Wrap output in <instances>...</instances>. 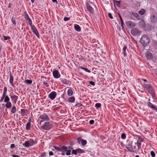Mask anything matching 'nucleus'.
Masks as SVG:
<instances>
[{"label":"nucleus","instance_id":"obj_45","mask_svg":"<svg viewBox=\"0 0 157 157\" xmlns=\"http://www.w3.org/2000/svg\"><path fill=\"white\" fill-rule=\"evenodd\" d=\"M53 147L55 150H57L58 151H60V147H57L56 146H53Z\"/></svg>","mask_w":157,"mask_h":157},{"label":"nucleus","instance_id":"obj_43","mask_svg":"<svg viewBox=\"0 0 157 157\" xmlns=\"http://www.w3.org/2000/svg\"><path fill=\"white\" fill-rule=\"evenodd\" d=\"M121 137L122 139L124 140L126 138V136L124 133H123L121 136Z\"/></svg>","mask_w":157,"mask_h":157},{"label":"nucleus","instance_id":"obj_63","mask_svg":"<svg viewBox=\"0 0 157 157\" xmlns=\"http://www.w3.org/2000/svg\"><path fill=\"white\" fill-rule=\"evenodd\" d=\"M140 24L141 23L142 24H144V22L143 20H141L140 21Z\"/></svg>","mask_w":157,"mask_h":157},{"label":"nucleus","instance_id":"obj_32","mask_svg":"<svg viewBox=\"0 0 157 157\" xmlns=\"http://www.w3.org/2000/svg\"><path fill=\"white\" fill-rule=\"evenodd\" d=\"M16 111V108L15 106H13L11 109V112L12 113H14Z\"/></svg>","mask_w":157,"mask_h":157},{"label":"nucleus","instance_id":"obj_35","mask_svg":"<svg viewBox=\"0 0 157 157\" xmlns=\"http://www.w3.org/2000/svg\"><path fill=\"white\" fill-rule=\"evenodd\" d=\"M24 82H26L27 84L30 85L32 84V81L31 80L27 79L25 80Z\"/></svg>","mask_w":157,"mask_h":157},{"label":"nucleus","instance_id":"obj_2","mask_svg":"<svg viewBox=\"0 0 157 157\" xmlns=\"http://www.w3.org/2000/svg\"><path fill=\"white\" fill-rule=\"evenodd\" d=\"M143 87L146 89L148 92L150 94L153 98L154 96L155 91L151 85L149 84H144L143 85Z\"/></svg>","mask_w":157,"mask_h":157},{"label":"nucleus","instance_id":"obj_19","mask_svg":"<svg viewBox=\"0 0 157 157\" xmlns=\"http://www.w3.org/2000/svg\"><path fill=\"white\" fill-rule=\"evenodd\" d=\"M31 146H32L37 143V141L34 140L33 139H30L29 140Z\"/></svg>","mask_w":157,"mask_h":157},{"label":"nucleus","instance_id":"obj_23","mask_svg":"<svg viewBox=\"0 0 157 157\" xmlns=\"http://www.w3.org/2000/svg\"><path fill=\"white\" fill-rule=\"evenodd\" d=\"M132 15L133 17H136L137 19L140 20L141 19V17L139 16V14L137 13H132Z\"/></svg>","mask_w":157,"mask_h":157},{"label":"nucleus","instance_id":"obj_36","mask_svg":"<svg viewBox=\"0 0 157 157\" xmlns=\"http://www.w3.org/2000/svg\"><path fill=\"white\" fill-rule=\"evenodd\" d=\"M80 68H81V69H82V70H84L86 72H88V73H90V70H89L87 68L83 67H80Z\"/></svg>","mask_w":157,"mask_h":157},{"label":"nucleus","instance_id":"obj_60","mask_svg":"<svg viewBox=\"0 0 157 157\" xmlns=\"http://www.w3.org/2000/svg\"><path fill=\"white\" fill-rule=\"evenodd\" d=\"M49 154L50 156H51L53 155V153L52 151H49Z\"/></svg>","mask_w":157,"mask_h":157},{"label":"nucleus","instance_id":"obj_48","mask_svg":"<svg viewBox=\"0 0 157 157\" xmlns=\"http://www.w3.org/2000/svg\"><path fill=\"white\" fill-rule=\"evenodd\" d=\"M71 151L70 150H67L66 153V155H69L71 154Z\"/></svg>","mask_w":157,"mask_h":157},{"label":"nucleus","instance_id":"obj_41","mask_svg":"<svg viewBox=\"0 0 157 157\" xmlns=\"http://www.w3.org/2000/svg\"><path fill=\"white\" fill-rule=\"evenodd\" d=\"M5 95H6V94H2V96L0 99V102H2L3 101H4L5 97Z\"/></svg>","mask_w":157,"mask_h":157},{"label":"nucleus","instance_id":"obj_49","mask_svg":"<svg viewBox=\"0 0 157 157\" xmlns=\"http://www.w3.org/2000/svg\"><path fill=\"white\" fill-rule=\"evenodd\" d=\"M43 85L45 86H46V87H48L49 86V85L48 83L47 82H45V81L43 82Z\"/></svg>","mask_w":157,"mask_h":157},{"label":"nucleus","instance_id":"obj_52","mask_svg":"<svg viewBox=\"0 0 157 157\" xmlns=\"http://www.w3.org/2000/svg\"><path fill=\"white\" fill-rule=\"evenodd\" d=\"M108 16L111 19L113 18V17L112 16V14L110 13H108Z\"/></svg>","mask_w":157,"mask_h":157},{"label":"nucleus","instance_id":"obj_30","mask_svg":"<svg viewBox=\"0 0 157 157\" xmlns=\"http://www.w3.org/2000/svg\"><path fill=\"white\" fill-rule=\"evenodd\" d=\"M5 99L4 100V102L5 103L7 102V101H10V98L8 96L7 94L5 95Z\"/></svg>","mask_w":157,"mask_h":157},{"label":"nucleus","instance_id":"obj_20","mask_svg":"<svg viewBox=\"0 0 157 157\" xmlns=\"http://www.w3.org/2000/svg\"><path fill=\"white\" fill-rule=\"evenodd\" d=\"M87 7L88 10L91 13H93V8L88 4H87Z\"/></svg>","mask_w":157,"mask_h":157},{"label":"nucleus","instance_id":"obj_10","mask_svg":"<svg viewBox=\"0 0 157 157\" xmlns=\"http://www.w3.org/2000/svg\"><path fill=\"white\" fill-rule=\"evenodd\" d=\"M31 29L33 33L39 39L40 38V35L39 34L38 31L35 25L31 27Z\"/></svg>","mask_w":157,"mask_h":157},{"label":"nucleus","instance_id":"obj_13","mask_svg":"<svg viewBox=\"0 0 157 157\" xmlns=\"http://www.w3.org/2000/svg\"><path fill=\"white\" fill-rule=\"evenodd\" d=\"M151 21L152 23H157V14L155 15H152L150 17Z\"/></svg>","mask_w":157,"mask_h":157},{"label":"nucleus","instance_id":"obj_29","mask_svg":"<svg viewBox=\"0 0 157 157\" xmlns=\"http://www.w3.org/2000/svg\"><path fill=\"white\" fill-rule=\"evenodd\" d=\"M75 100V98L74 97H72L68 99V101L69 102L73 103Z\"/></svg>","mask_w":157,"mask_h":157},{"label":"nucleus","instance_id":"obj_31","mask_svg":"<svg viewBox=\"0 0 157 157\" xmlns=\"http://www.w3.org/2000/svg\"><path fill=\"white\" fill-rule=\"evenodd\" d=\"M31 123L27 122V123L26 124V129L29 130L30 129V128L31 127Z\"/></svg>","mask_w":157,"mask_h":157},{"label":"nucleus","instance_id":"obj_22","mask_svg":"<svg viewBox=\"0 0 157 157\" xmlns=\"http://www.w3.org/2000/svg\"><path fill=\"white\" fill-rule=\"evenodd\" d=\"M21 115L22 116H24L26 115L27 113V110L26 109H21Z\"/></svg>","mask_w":157,"mask_h":157},{"label":"nucleus","instance_id":"obj_55","mask_svg":"<svg viewBox=\"0 0 157 157\" xmlns=\"http://www.w3.org/2000/svg\"><path fill=\"white\" fill-rule=\"evenodd\" d=\"M46 156V153L45 152H44L41 155V157H44Z\"/></svg>","mask_w":157,"mask_h":157},{"label":"nucleus","instance_id":"obj_9","mask_svg":"<svg viewBox=\"0 0 157 157\" xmlns=\"http://www.w3.org/2000/svg\"><path fill=\"white\" fill-rule=\"evenodd\" d=\"M149 102H147V105L148 107L152 109L153 110L157 112V108L155 105H153L151 102H150V99L149 98L148 99Z\"/></svg>","mask_w":157,"mask_h":157},{"label":"nucleus","instance_id":"obj_53","mask_svg":"<svg viewBox=\"0 0 157 157\" xmlns=\"http://www.w3.org/2000/svg\"><path fill=\"white\" fill-rule=\"evenodd\" d=\"M70 19V17H65L64 18V19H63L64 21H67L69 20Z\"/></svg>","mask_w":157,"mask_h":157},{"label":"nucleus","instance_id":"obj_44","mask_svg":"<svg viewBox=\"0 0 157 157\" xmlns=\"http://www.w3.org/2000/svg\"><path fill=\"white\" fill-rule=\"evenodd\" d=\"M76 149V150H74L73 149L72 151V154H74L75 155H77V152Z\"/></svg>","mask_w":157,"mask_h":157},{"label":"nucleus","instance_id":"obj_16","mask_svg":"<svg viewBox=\"0 0 157 157\" xmlns=\"http://www.w3.org/2000/svg\"><path fill=\"white\" fill-rule=\"evenodd\" d=\"M146 56L147 59H150L153 58L152 54L149 51H147L146 53Z\"/></svg>","mask_w":157,"mask_h":157},{"label":"nucleus","instance_id":"obj_1","mask_svg":"<svg viewBox=\"0 0 157 157\" xmlns=\"http://www.w3.org/2000/svg\"><path fill=\"white\" fill-rule=\"evenodd\" d=\"M140 42L144 47H146L150 43V40L147 36L144 34L142 36Z\"/></svg>","mask_w":157,"mask_h":157},{"label":"nucleus","instance_id":"obj_11","mask_svg":"<svg viewBox=\"0 0 157 157\" xmlns=\"http://www.w3.org/2000/svg\"><path fill=\"white\" fill-rule=\"evenodd\" d=\"M57 95V93L55 91H52L48 95V97L51 100H53L55 99Z\"/></svg>","mask_w":157,"mask_h":157},{"label":"nucleus","instance_id":"obj_15","mask_svg":"<svg viewBox=\"0 0 157 157\" xmlns=\"http://www.w3.org/2000/svg\"><path fill=\"white\" fill-rule=\"evenodd\" d=\"M125 24L127 27L130 28L134 27L135 26V23L130 21H127Z\"/></svg>","mask_w":157,"mask_h":157},{"label":"nucleus","instance_id":"obj_42","mask_svg":"<svg viewBox=\"0 0 157 157\" xmlns=\"http://www.w3.org/2000/svg\"><path fill=\"white\" fill-rule=\"evenodd\" d=\"M77 141L78 143V144H80L81 142H82V139L81 138V137H78V138H77Z\"/></svg>","mask_w":157,"mask_h":157},{"label":"nucleus","instance_id":"obj_27","mask_svg":"<svg viewBox=\"0 0 157 157\" xmlns=\"http://www.w3.org/2000/svg\"><path fill=\"white\" fill-rule=\"evenodd\" d=\"M22 145L26 147H28L30 146L29 140L25 141L24 143H23Z\"/></svg>","mask_w":157,"mask_h":157},{"label":"nucleus","instance_id":"obj_7","mask_svg":"<svg viewBox=\"0 0 157 157\" xmlns=\"http://www.w3.org/2000/svg\"><path fill=\"white\" fill-rule=\"evenodd\" d=\"M24 18L27 21L29 25L31 27L34 26V25H32V22L31 19L29 17L28 14L27 13L26 11H25L24 12Z\"/></svg>","mask_w":157,"mask_h":157},{"label":"nucleus","instance_id":"obj_39","mask_svg":"<svg viewBox=\"0 0 157 157\" xmlns=\"http://www.w3.org/2000/svg\"><path fill=\"white\" fill-rule=\"evenodd\" d=\"M87 144L86 140L82 139L81 142V144L83 146L86 145Z\"/></svg>","mask_w":157,"mask_h":157},{"label":"nucleus","instance_id":"obj_47","mask_svg":"<svg viewBox=\"0 0 157 157\" xmlns=\"http://www.w3.org/2000/svg\"><path fill=\"white\" fill-rule=\"evenodd\" d=\"M151 155L152 157H155V153L153 151H151Z\"/></svg>","mask_w":157,"mask_h":157},{"label":"nucleus","instance_id":"obj_6","mask_svg":"<svg viewBox=\"0 0 157 157\" xmlns=\"http://www.w3.org/2000/svg\"><path fill=\"white\" fill-rule=\"evenodd\" d=\"M39 118L42 119V120H41L40 122V124H41V123H42L43 121H48L50 120L49 117L45 113L40 115Z\"/></svg>","mask_w":157,"mask_h":157},{"label":"nucleus","instance_id":"obj_17","mask_svg":"<svg viewBox=\"0 0 157 157\" xmlns=\"http://www.w3.org/2000/svg\"><path fill=\"white\" fill-rule=\"evenodd\" d=\"M10 82L11 84V85L13 87H15V86L14 85L13 83V76L12 75L11 73L10 72Z\"/></svg>","mask_w":157,"mask_h":157},{"label":"nucleus","instance_id":"obj_38","mask_svg":"<svg viewBox=\"0 0 157 157\" xmlns=\"http://www.w3.org/2000/svg\"><path fill=\"white\" fill-rule=\"evenodd\" d=\"M101 106V104L100 103H97L95 104V106L97 109L100 108Z\"/></svg>","mask_w":157,"mask_h":157},{"label":"nucleus","instance_id":"obj_4","mask_svg":"<svg viewBox=\"0 0 157 157\" xmlns=\"http://www.w3.org/2000/svg\"><path fill=\"white\" fill-rule=\"evenodd\" d=\"M52 127V125L49 122H46L44 123L40 127V128L42 130H49Z\"/></svg>","mask_w":157,"mask_h":157},{"label":"nucleus","instance_id":"obj_46","mask_svg":"<svg viewBox=\"0 0 157 157\" xmlns=\"http://www.w3.org/2000/svg\"><path fill=\"white\" fill-rule=\"evenodd\" d=\"M3 37L4 39L5 40L10 39V37L9 36H3Z\"/></svg>","mask_w":157,"mask_h":157},{"label":"nucleus","instance_id":"obj_12","mask_svg":"<svg viewBox=\"0 0 157 157\" xmlns=\"http://www.w3.org/2000/svg\"><path fill=\"white\" fill-rule=\"evenodd\" d=\"M52 75L55 78H58L61 76L59 71L56 70H55L53 71Z\"/></svg>","mask_w":157,"mask_h":157},{"label":"nucleus","instance_id":"obj_3","mask_svg":"<svg viewBox=\"0 0 157 157\" xmlns=\"http://www.w3.org/2000/svg\"><path fill=\"white\" fill-rule=\"evenodd\" d=\"M144 139L141 136H139L136 142H135L134 143L135 145H133V150L135 149L136 148V144L138 149H140L141 148V142L143 141L144 140Z\"/></svg>","mask_w":157,"mask_h":157},{"label":"nucleus","instance_id":"obj_62","mask_svg":"<svg viewBox=\"0 0 157 157\" xmlns=\"http://www.w3.org/2000/svg\"><path fill=\"white\" fill-rule=\"evenodd\" d=\"M121 26L122 28H124V22H122V23H121Z\"/></svg>","mask_w":157,"mask_h":157},{"label":"nucleus","instance_id":"obj_61","mask_svg":"<svg viewBox=\"0 0 157 157\" xmlns=\"http://www.w3.org/2000/svg\"><path fill=\"white\" fill-rule=\"evenodd\" d=\"M52 1L53 2L55 3L56 4H57L58 3L56 0H52Z\"/></svg>","mask_w":157,"mask_h":157},{"label":"nucleus","instance_id":"obj_51","mask_svg":"<svg viewBox=\"0 0 157 157\" xmlns=\"http://www.w3.org/2000/svg\"><path fill=\"white\" fill-rule=\"evenodd\" d=\"M11 21L12 22L13 24H14V25H16V22L15 21V20H14L13 19V17H12V19H11Z\"/></svg>","mask_w":157,"mask_h":157},{"label":"nucleus","instance_id":"obj_8","mask_svg":"<svg viewBox=\"0 0 157 157\" xmlns=\"http://www.w3.org/2000/svg\"><path fill=\"white\" fill-rule=\"evenodd\" d=\"M131 33L133 36H136L140 35L141 33V32L138 29L134 28L131 29Z\"/></svg>","mask_w":157,"mask_h":157},{"label":"nucleus","instance_id":"obj_18","mask_svg":"<svg viewBox=\"0 0 157 157\" xmlns=\"http://www.w3.org/2000/svg\"><path fill=\"white\" fill-rule=\"evenodd\" d=\"M60 80L62 83L66 85L69 84L70 82V81L66 78H61Z\"/></svg>","mask_w":157,"mask_h":157},{"label":"nucleus","instance_id":"obj_57","mask_svg":"<svg viewBox=\"0 0 157 157\" xmlns=\"http://www.w3.org/2000/svg\"><path fill=\"white\" fill-rule=\"evenodd\" d=\"M89 83L92 86H94L95 85L94 82L92 81H90L89 82Z\"/></svg>","mask_w":157,"mask_h":157},{"label":"nucleus","instance_id":"obj_5","mask_svg":"<svg viewBox=\"0 0 157 157\" xmlns=\"http://www.w3.org/2000/svg\"><path fill=\"white\" fill-rule=\"evenodd\" d=\"M132 143V141H129L126 145L125 147L128 151L133 152H134V150L133 148Z\"/></svg>","mask_w":157,"mask_h":157},{"label":"nucleus","instance_id":"obj_40","mask_svg":"<svg viewBox=\"0 0 157 157\" xmlns=\"http://www.w3.org/2000/svg\"><path fill=\"white\" fill-rule=\"evenodd\" d=\"M7 89L6 87H4L3 94H7Z\"/></svg>","mask_w":157,"mask_h":157},{"label":"nucleus","instance_id":"obj_24","mask_svg":"<svg viewBox=\"0 0 157 157\" xmlns=\"http://www.w3.org/2000/svg\"><path fill=\"white\" fill-rule=\"evenodd\" d=\"M5 105V107L7 109H9L12 106V103L10 101H7Z\"/></svg>","mask_w":157,"mask_h":157},{"label":"nucleus","instance_id":"obj_21","mask_svg":"<svg viewBox=\"0 0 157 157\" xmlns=\"http://www.w3.org/2000/svg\"><path fill=\"white\" fill-rule=\"evenodd\" d=\"M74 28L76 31L78 32H80L81 30L80 27L77 24L74 25Z\"/></svg>","mask_w":157,"mask_h":157},{"label":"nucleus","instance_id":"obj_28","mask_svg":"<svg viewBox=\"0 0 157 157\" xmlns=\"http://www.w3.org/2000/svg\"><path fill=\"white\" fill-rule=\"evenodd\" d=\"M146 11L144 9H141L138 12V13L140 15H143L145 13Z\"/></svg>","mask_w":157,"mask_h":157},{"label":"nucleus","instance_id":"obj_34","mask_svg":"<svg viewBox=\"0 0 157 157\" xmlns=\"http://www.w3.org/2000/svg\"><path fill=\"white\" fill-rule=\"evenodd\" d=\"M127 47L126 46H125L123 48V49H122V50H123L122 53L123 54L124 56H126L125 52H126V50L127 49Z\"/></svg>","mask_w":157,"mask_h":157},{"label":"nucleus","instance_id":"obj_54","mask_svg":"<svg viewBox=\"0 0 157 157\" xmlns=\"http://www.w3.org/2000/svg\"><path fill=\"white\" fill-rule=\"evenodd\" d=\"M94 120H90L89 121V123L90 124H93L94 123Z\"/></svg>","mask_w":157,"mask_h":157},{"label":"nucleus","instance_id":"obj_56","mask_svg":"<svg viewBox=\"0 0 157 157\" xmlns=\"http://www.w3.org/2000/svg\"><path fill=\"white\" fill-rule=\"evenodd\" d=\"M15 145L14 144H12L10 145V148L11 149L14 148L15 147Z\"/></svg>","mask_w":157,"mask_h":157},{"label":"nucleus","instance_id":"obj_37","mask_svg":"<svg viewBox=\"0 0 157 157\" xmlns=\"http://www.w3.org/2000/svg\"><path fill=\"white\" fill-rule=\"evenodd\" d=\"M121 2V1H115V3H116V5L117 7H120Z\"/></svg>","mask_w":157,"mask_h":157},{"label":"nucleus","instance_id":"obj_26","mask_svg":"<svg viewBox=\"0 0 157 157\" xmlns=\"http://www.w3.org/2000/svg\"><path fill=\"white\" fill-rule=\"evenodd\" d=\"M76 151H77V154H82L85 153V152L84 150L80 148H78L76 149Z\"/></svg>","mask_w":157,"mask_h":157},{"label":"nucleus","instance_id":"obj_33","mask_svg":"<svg viewBox=\"0 0 157 157\" xmlns=\"http://www.w3.org/2000/svg\"><path fill=\"white\" fill-rule=\"evenodd\" d=\"M73 91L71 89H69L67 91V94L69 96H71L73 94Z\"/></svg>","mask_w":157,"mask_h":157},{"label":"nucleus","instance_id":"obj_58","mask_svg":"<svg viewBox=\"0 0 157 157\" xmlns=\"http://www.w3.org/2000/svg\"><path fill=\"white\" fill-rule=\"evenodd\" d=\"M119 17H120V21H121V23L123 22V19H122L121 16L119 14Z\"/></svg>","mask_w":157,"mask_h":157},{"label":"nucleus","instance_id":"obj_14","mask_svg":"<svg viewBox=\"0 0 157 157\" xmlns=\"http://www.w3.org/2000/svg\"><path fill=\"white\" fill-rule=\"evenodd\" d=\"M12 102L14 104H16L18 98V97L15 95H10Z\"/></svg>","mask_w":157,"mask_h":157},{"label":"nucleus","instance_id":"obj_25","mask_svg":"<svg viewBox=\"0 0 157 157\" xmlns=\"http://www.w3.org/2000/svg\"><path fill=\"white\" fill-rule=\"evenodd\" d=\"M67 150V146H62L60 147V151H66Z\"/></svg>","mask_w":157,"mask_h":157},{"label":"nucleus","instance_id":"obj_59","mask_svg":"<svg viewBox=\"0 0 157 157\" xmlns=\"http://www.w3.org/2000/svg\"><path fill=\"white\" fill-rule=\"evenodd\" d=\"M82 106V104H81V103H78L77 104H76L75 105V106H78V107H80V106Z\"/></svg>","mask_w":157,"mask_h":157},{"label":"nucleus","instance_id":"obj_50","mask_svg":"<svg viewBox=\"0 0 157 157\" xmlns=\"http://www.w3.org/2000/svg\"><path fill=\"white\" fill-rule=\"evenodd\" d=\"M121 146L122 147H124L126 146V145H125L122 142L120 143Z\"/></svg>","mask_w":157,"mask_h":157},{"label":"nucleus","instance_id":"obj_64","mask_svg":"<svg viewBox=\"0 0 157 157\" xmlns=\"http://www.w3.org/2000/svg\"><path fill=\"white\" fill-rule=\"evenodd\" d=\"M12 156L13 157H19V155H12Z\"/></svg>","mask_w":157,"mask_h":157}]
</instances>
